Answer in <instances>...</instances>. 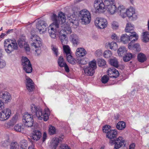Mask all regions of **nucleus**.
Listing matches in <instances>:
<instances>
[{
	"mask_svg": "<svg viewBox=\"0 0 149 149\" xmlns=\"http://www.w3.org/2000/svg\"><path fill=\"white\" fill-rule=\"evenodd\" d=\"M31 111L33 115H36L39 120L43 119L45 121H46L49 118L48 113H45L43 114L41 109L39 107L36 106L34 104L31 106Z\"/></svg>",
	"mask_w": 149,
	"mask_h": 149,
	"instance_id": "obj_4",
	"label": "nucleus"
},
{
	"mask_svg": "<svg viewBox=\"0 0 149 149\" xmlns=\"http://www.w3.org/2000/svg\"><path fill=\"white\" fill-rule=\"evenodd\" d=\"M67 19L70 21V22L73 24L76 19V17L74 14L68 15L67 16Z\"/></svg>",
	"mask_w": 149,
	"mask_h": 149,
	"instance_id": "obj_38",
	"label": "nucleus"
},
{
	"mask_svg": "<svg viewBox=\"0 0 149 149\" xmlns=\"http://www.w3.org/2000/svg\"><path fill=\"white\" fill-rule=\"evenodd\" d=\"M96 68V61L94 60L89 63V66L84 68V72L86 75L92 76L95 73Z\"/></svg>",
	"mask_w": 149,
	"mask_h": 149,
	"instance_id": "obj_8",
	"label": "nucleus"
},
{
	"mask_svg": "<svg viewBox=\"0 0 149 149\" xmlns=\"http://www.w3.org/2000/svg\"><path fill=\"white\" fill-rule=\"evenodd\" d=\"M114 0H105L104 3H99L97 1H95L94 7L95 9H116V8L115 5L113 4Z\"/></svg>",
	"mask_w": 149,
	"mask_h": 149,
	"instance_id": "obj_3",
	"label": "nucleus"
},
{
	"mask_svg": "<svg viewBox=\"0 0 149 149\" xmlns=\"http://www.w3.org/2000/svg\"><path fill=\"white\" fill-rule=\"evenodd\" d=\"M57 19L56 15L53 13L51 16V19L53 22L48 28V32L51 37L53 38L56 37L55 31H58L59 35L66 34L68 33L60 26L59 23H60V22Z\"/></svg>",
	"mask_w": 149,
	"mask_h": 149,
	"instance_id": "obj_1",
	"label": "nucleus"
},
{
	"mask_svg": "<svg viewBox=\"0 0 149 149\" xmlns=\"http://www.w3.org/2000/svg\"><path fill=\"white\" fill-rule=\"evenodd\" d=\"M30 39L31 41L33 42L31 44L32 46H34L35 48H39L42 45V40L37 35H32Z\"/></svg>",
	"mask_w": 149,
	"mask_h": 149,
	"instance_id": "obj_11",
	"label": "nucleus"
},
{
	"mask_svg": "<svg viewBox=\"0 0 149 149\" xmlns=\"http://www.w3.org/2000/svg\"><path fill=\"white\" fill-rule=\"evenodd\" d=\"M70 39L73 45L75 46H77L79 43V39L76 34H72L70 35Z\"/></svg>",
	"mask_w": 149,
	"mask_h": 149,
	"instance_id": "obj_19",
	"label": "nucleus"
},
{
	"mask_svg": "<svg viewBox=\"0 0 149 149\" xmlns=\"http://www.w3.org/2000/svg\"><path fill=\"white\" fill-rule=\"evenodd\" d=\"M106 10H93V12L95 14H98L101 13L107 14L105 12Z\"/></svg>",
	"mask_w": 149,
	"mask_h": 149,
	"instance_id": "obj_49",
	"label": "nucleus"
},
{
	"mask_svg": "<svg viewBox=\"0 0 149 149\" xmlns=\"http://www.w3.org/2000/svg\"><path fill=\"white\" fill-rule=\"evenodd\" d=\"M94 22L95 25L99 29H103L107 26V20L104 18L97 17Z\"/></svg>",
	"mask_w": 149,
	"mask_h": 149,
	"instance_id": "obj_12",
	"label": "nucleus"
},
{
	"mask_svg": "<svg viewBox=\"0 0 149 149\" xmlns=\"http://www.w3.org/2000/svg\"><path fill=\"white\" fill-rule=\"evenodd\" d=\"M133 55L131 53H128L123 57V59L125 62H127L130 61Z\"/></svg>",
	"mask_w": 149,
	"mask_h": 149,
	"instance_id": "obj_36",
	"label": "nucleus"
},
{
	"mask_svg": "<svg viewBox=\"0 0 149 149\" xmlns=\"http://www.w3.org/2000/svg\"><path fill=\"white\" fill-rule=\"evenodd\" d=\"M77 62L81 65H85L88 63V61L87 59L79 58L76 60Z\"/></svg>",
	"mask_w": 149,
	"mask_h": 149,
	"instance_id": "obj_30",
	"label": "nucleus"
},
{
	"mask_svg": "<svg viewBox=\"0 0 149 149\" xmlns=\"http://www.w3.org/2000/svg\"><path fill=\"white\" fill-rule=\"evenodd\" d=\"M4 44L5 50L8 53L10 54L18 48L17 43L15 40L6 39L5 41Z\"/></svg>",
	"mask_w": 149,
	"mask_h": 149,
	"instance_id": "obj_5",
	"label": "nucleus"
},
{
	"mask_svg": "<svg viewBox=\"0 0 149 149\" xmlns=\"http://www.w3.org/2000/svg\"><path fill=\"white\" fill-rule=\"evenodd\" d=\"M109 63L111 65L116 68H118L119 66L118 62L116 58L110 59Z\"/></svg>",
	"mask_w": 149,
	"mask_h": 149,
	"instance_id": "obj_29",
	"label": "nucleus"
},
{
	"mask_svg": "<svg viewBox=\"0 0 149 149\" xmlns=\"http://www.w3.org/2000/svg\"><path fill=\"white\" fill-rule=\"evenodd\" d=\"M66 55L67 60L70 63L72 64H75L74 59L71 55L70 53L68 55L66 54Z\"/></svg>",
	"mask_w": 149,
	"mask_h": 149,
	"instance_id": "obj_39",
	"label": "nucleus"
},
{
	"mask_svg": "<svg viewBox=\"0 0 149 149\" xmlns=\"http://www.w3.org/2000/svg\"><path fill=\"white\" fill-rule=\"evenodd\" d=\"M13 120H12L11 119L7 123L8 126L9 127L13 126L15 124L13 122Z\"/></svg>",
	"mask_w": 149,
	"mask_h": 149,
	"instance_id": "obj_56",
	"label": "nucleus"
},
{
	"mask_svg": "<svg viewBox=\"0 0 149 149\" xmlns=\"http://www.w3.org/2000/svg\"><path fill=\"white\" fill-rule=\"evenodd\" d=\"M112 53L110 50H107L104 52V56L105 58H109L112 56Z\"/></svg>",
	"mask_w": 149,
	"mask_h": 149,
	"instance_id": "obj_43",
	"label": "nucleus"
},
{
	"mask_svg": "<svg viewBox=\"0 0 149 149\" xmlns=\"http://www.w3.org/2000/svg\"><path fill=\"white\" fill-rule=\"evenodd\" d=\"M86 52L83 47L79 48L76 50V55L77 57H82L86 54Z\"/></svg>",
	"mask_w": 149,
	"mask_h": 149,
	"instance_id": "obj_20",
	"label": "nucleus"
},
{
	"mask_svg": "<svg viewBox=\"0 0 149 149\" xmlns=\"http://www.w3.org/2000/svg\"><path fill=\"white\" fill-rule=\"evenodd\" d=\"M110 128L111 126L108 125H106L104 126L102 128L103 132L107 134L111 130Z\"/></svg>",
	"mask_w": 149,
	"mask_h": 149,
	"instance_id": "obj_41",
	"label": "nucleus"
},
{
	"mask_svg": "<svg viewBox=\"0 0 149 149\" xmlns=\"http://www.w3.org/2000/svg\"><path fill=\"white\" fill-rule=\"evenodd\" d=\"M118 15H120L123 18H124L127 16L126 10H118Z\"/></svg>",
	"mask_w": 149,
	"mask_h": 149,
	"instance_id": "obj_45",
	"label": "nucleus"
},
{
	"mask_svg": "<svg viewBox=\"0 0 149 149\" xmlns=\"http://www.w3.org/2000/svg\"><path fill=\"white\" fill-rule=\"evenodd\" d=\"M107 47H109L111 49L114 51L116 50L118 48L117 44L115 42H113L109 43Z\"/></svg>",
	"mask_w": 149,
	"mask_h": 149,
	"instance_id": "obj_35",
	"label": "nucleus"
},
{
	"mask_svg": "<svg viewBox=\"0 0 149 149\" xmlns=\"http://www.w3.org/2000/svg\"><path fill=\"white\" fill-rule=\"evenodd\" d=\"M107 13L110 15H112L117 13L118 10H105Z\"/></svg>",
	"mask_w": 149,
	"mask_h": 149,
	"instance_id": "obj_51",
	"label": "nucleus"
},
{
	"mask_svg": "<svg viewBox=\"0 0 149 149\" xmlns=\"http://www.w3.org/2000/svg\"><path fill=\"white\" fill-rule=\"evenodd\" d=\"M24 47L26 51L29 52L30 51V49L28 45H24Z\"/></svg>",
	"mask_w": 149,
	"mask_h": 149,
	"instance_id": "obj_62",
	"label": "nucleus"
},
{
	"mask_svg": "<svg viewBox=\"0 0 149 149\" xmlns=\"http://www.w3.org/2000/svg\"><path fill=\"white\" fill-rule=\"evenodd\" d=\"M58 63L60 67H63L64 65L66 63L64 61L63 58L62 56H60L58 58Z\"/></svg>",
	"mask_w": 149,
	"mask_h": 149,
	"instance_id": "obj_37",
	"label": "nucleus"
},
{
	"mask_svg": "<svg viewBox=\"0 0 149 149\" xmlns=\"http://www.w3.org/2000/svg\"><path fill=\"white\" fill-rule=\"evenodd\" d=\"M56 132V130L54 126H51L49 129V133L51 135L55 134Z\"/></svg>",
	"mask_w": 149,
	"mask_h": 149,
	"instance_id": "obj_46",
	"label": "nucleus"
},
{
	"mask_svg": "<svg viewBox=\"0 0 149 149\" xmlns=\"http://www.w3.org/2000/svg\"><path fill=\"white\" fill-rule=\"evenodd\" d=\"M97 63L99 67L103 66L105 65L106 62L103 59L99 58L97 60Z\"/></svg>",
	"mask_w": 149,
	"mask_h": 149,
	"instance_id": "obj_40",
	"label": "nucleus"
},
{
	"mask_svg": "<svg viewBox=\"0 0 149 149\" xmlns=\"http://www.w3.org/2000/svg\"><path fill=\"white\" fill-rule=\"evenodd\" d=\"M130 34L127 35L126 34L122 35L120 37V40L124 44H127L130 41Z\"/></svg>",
	"mask_w": 149,
	"mask_h": 149,
	"instance_id": "obj_23",
	"label": "nucleus"
},
{
	"mask_svg": "<svg viewBox=\"0 0 149 149\" xmlns=\"http://www.w3.org/2000/svg\"><path fill=\"white\" fill-rule=\"evenodd\" d=\"M6 64L5 61L0 59V68H3L6 65Z\"/></svg>",
	"mask_w": 149,
	"mask_h": 149,
	"instance_id": "obj_52",
	"label": "nucleus"
},
{
	"mask_svg": "<svg viewBox=\"0 0 149 149\" xmlns=\"http://www.w3.org/2000/svg\"><path fill=\"white\" fill-rule=\"evenodd\" d=\"M41 133L38 130H34L32 133L31 139L35 141H37L40 139L41 137Z\"/></svg>",
	"mask_w": 149,
	"mask_h": 149,
	"instance_id": "obj_17",
	"label": "nucleus"
},
{
	"mask_svg": "<svg viewBox=\"0 0 149 149\" xmlns=\"http://www.w3.org/2000/svg\"><path fill=\"white\" fill-rule=\"evenodd\" d=\"M111 38L112 39H113L114 40H117L118 39V38L117 37L116 34L115 33L113 34L112 35V36H111Z\"/></svg>",
	"mask_w": 149,
	"mask_h": 149,
	"instance_id": "obj_64",
	"label": "nucleus"
},
{
	"mask_svg": "<svg viewBox=\"0 0 149 149\" xmlns=\"http://www.w3.org/2000/svg\"><path fill=\"white\" fill-rule=\"evenodd\" d=\"M66 34H62V35H60L59 36V38L61 42L63 45V42L65 40L66 41Z\"/></svg>",
	"mask_w": 149,
	"mask_h": 149,
	"instance_id": "obj_48",
	"label": "nucleus"
},
{
	"mask_svg": "<svg viewBox=\"0 0 149 149\" xmlns=\"http://www.w3.org/2000/svg\"><path fill=\"white\" fill-rule=\"evenodd\" d=\"M26 88L29 92H33L35 89L34 84L32 80L29 78H26Z\"/></svg>",
	"mask_w": 149,
	"mask_h": 149,
	"instance_id": "obj_18",
	"label": "nucleus"
},
{
	"mask_svg": "<svg viewBox=\"0 0 149 149\" xmlns=\"http://www.w3.org/2000/svg\"><path fill=\"white\" fill-rule=\"evenodd\" d=\"M125 127V123L123 121L119 122L116 125V128L119 130H123Z\"/></svg>",
	"mask_w": 149,
	"mask_h": 149,
	"instance_id": "obj_26",
	"label": "nucleus"
},
{
	"mask_svg": "<svg viewBox=\"0 0 149 149\" xmlns=\"http://www.w3.org/2000/svg\"><path fill=\"white\" fill-rule=\"evenodd\" d=\"M22 62L23 69L27 73H31L33 69L29 60L26 57H25L22 58Z\"/></svg>",
	"mask_w": 149,
	"mask_h": 149,
	"instance_id": "obj_9",
	"label": "nucleus"
},
{
	"mask_svg": "<svg viewBox=\"0 0 149 149\" xmlns=\"http://www.w3.org/2000/svg\"><path fill=\"white\" fill-rule=\"evenodd\" d=\"M128 47L130 49H133L137 51H139L141 49L140 45L138 43L134 44L130 42L128 44Z\"/></svg>",
	"mask_w": 149,
	"mask_h": 149,
	"instance_id": "obj_21",
	"label": "nucleus"
},
{
	"mask_svg": "<svg viewBox=\"0 0 149 149\" xmlns=\"http://www.w3.org/2000/svg\"><path fill=\"white\" fill-rule=\"evenodd\" d=\"M20 149H26L28 146L27 141L26 140H22L20 142Z\"/></svg>",
	"mask_w": 149,
	"mask_h": 149,
	"instance_id": "obj_32",
	"label": "nucleus"
},
{
	"mask_svg": "<svg viewBox=\"0 0 149 149\" xmlns=\"http://www.w3.org/2000/svg\"><path fill=\"white\" fill-rule=\"evenodd\" d=\"M95 55L98 56H99L102 54V51L101 49H98L97 50L95 53Z\"/></svg>",
	"mask_w": 149,
	"mask_h": 149,
	"instance_id": "obj_54",
	"label": "nucleus"
},
{
	"mask_svg": "<svg viewBox=\"0 0 149 149\" xmlns=\"http://www.w3.org/2000/svg\"><path fill=\"white\" fill-rule=\"evenodd\" d=\"M60 149H71V148L67 145L63 144L61 146Z\"/></svg>",
	"mask_w": 149,
	"mask_h": 149,
	"instance_id": "obj_55",
	"label": "nucleus"
},
{
	"mask_svg": "<svg viewBox=\"0 0 149 149\" xmlns=\"http://www.w3.org/2000/svg\"><path fill=\"white\" fill-rule=\"evenodd\" d=\"M65 68V71L67 72H68L70 71L69 69L68 66V65H67V64L66 63L65 65H64V67Z\"/></svg>",
	"mask_w": 149,
	"mask_h": 149,
	"instance_id": "obj_61",
	"label": "nucleus"
},
{
	"mask_svg": "<svg viewBox=\"0 0 149 149\" xmlns=\"http://www.w3.org/2000/svg\"><path fill=\"white\" fill-rule=\"evenodd\" d=\"M79 16L81 20V23L83 24H89L91 20V14L87 10H81L79 11Z\"/></svg>",
	"mask_w": 149,
	"mask_h": 149,
	"instance_id": "obj_7",
	"label": "nucleus"
},
{
	"mask_svg": "<svg viewBox=\"0 0 149 149\" xmlns=\"http://www.w3.org/2000/svg\"><path fill=\"white\" fill-rule=\"evenodd\" d=\"M10 144V142L8 140L5 141L2 143V146L4 147H6L8 146Z\"/></svg>",
	"mask_w": 149,
	"mask_h": 149,
	"instance_id": "obj_57",
	"label": "nucleus"
},
{
	"mask_svg": "<svg viewBox=\"0 0 149 149\" xmlns=\"http://www.w3.org/2000/svg\"><path fill=\"white\" fill-rule=\"evenodd\" d=\"M126 48L124 47H120L118 49V55L119 56H122L125 54L126 52Z\"/></svg>",
	"mask_w": 149,
	"mask_h": 149,
	"instance_id": "obj_27",
	"label": "nucleus"
},
{
	"mask_svg": "<svg viewBox=\"0 0 149 149\" xmlns=\"http://www.w3.org/2000/svg\"><path fill=\"white\" fill-rule=\"evenodd\" d=\"M4 108V102L0 99V110L3 109Z\"/></svg>",
	"mask_w": 149,
	"mask_h": 149,
	"instance_id": "obj_59",
	"label": "nucleus"
},
{
	"mask_svg": "<svg viewBox=\"0 0 149 149\" xmlns=\"http://www.w3.org/2000/svg\"><path fill=\"white\" fill-rule=\"evenodd\" d=\"M137 58L138 61L141 63L143 62L146 60V56L143 53L139 54L138 55Z\"/></svg>",
	"mask_w": 149,
	"mask_h": 149,
	"instance_id": "obj_31",
	"label": "nucleus"
},
{
	"mask_svg": "<svg viewBox=\"0 0 149 149\" xmlns=\"http://www.w3.org/2000/svg\"><path fill=\"white\" fill-rule=\"evenodd\" d=\"M59 140L58 138H53L50 144V147L52 149H56L59 143Z\"/></svg>",
	"mask_w": 149,
	"mask_h": 149,
	"instance_id": "obj_22",
	"label": "nucleus"
},
{
	"mask_svg": "<svg viewBox=\"0 0 149 149\" xmlns=\"http://www.w3.org/2000/svg\"><path fill=\"white\" fill-rule=\"evenodd\" d=\"M134 25H132L130 23H128L127 24L126 27L125 29V32L129 33V34H132V33L135 32L134 30Z\"/></svg>",
	"mask_w": 149,
	"mask_h": 149,
	"instance_id": "obj_25",
	"label": "nucleus"
},
{
	"mask_svg": "<svg viewBox=\"0 0 149 149\" xmlns=\"http://www.w3.org/2000/svg\"><path fill=\"white\" fill-rule=\"evenodd\" d=\"M18 45L20 47H23L24 45V42L21 39H19L17 41Z\"/></svg>",
	"mask_w": 149,
	"mask_h": 149,
	"instance_id": "obj_53",
	"label": "nucleus"
},
{
	"mask_svg": "<svg viewBox=\"0 0 149 149\" xmlns=\"http://www.w3.org/2000/svg\"><path fill=\"white\" fill-rule=\"evenodd\" d=\"M107 74L111 78H116L119 75L118 70L113 68H109L107 72Z\"/></svg>",
	"mask_w": 149,
	"mask_h": 149,
	"instance_id": "obj_16",
	"label": "nucleus"
},
{
	"mask_svg": "<svg viewBox=\"0 0 149 149\" xmlns=\"http://www.w3.org/2000/svg\"><path fill=\"white\" fill-rule=\"evenodd\" d=\"M33 115L26 113L25 114L23 118V121L24 123V125L27 127H32L33 124ZM34 116V115H33Z\"/></svg>",
	"mask_w": 149,
	"mask_h": 149,
	"instance_id": "obj_10",
	"label": "nucleus"
},
{
	"mask_svg": "<svg viewBox=\"0 0 149 149\" xmlns=\"http://www.w3.org/2000/svg\"><path fill=\"white\" fill-rule=\"evenodd\" d=\"M11 114V111L9 109L6 108L2 110L0 112V120L4 121L7 120Z\"/></svg>",
	"mask_w": 149,
	"mask_h": 149,
	"instance_id": "obj_13",
	"label": "nucleus"
},
{
	"mask_svg": "<svg viewBox=\"0 0 149 149\" xmlns=\"http://www.w3.org/2000/svg\"><path fill=\"white\" fill-rule=\"evenodd\" d=\"M109 79V78L108 76L104 75L101 78V81L103 83L106 84L108 81Z\"/></svg>",
	"mask_w": 149,
	"mask_h": 149,
	"instance_id": "obj_47",
	"label": "nucleus"
},
{
	"mask_svg": "<svg viewBox=\"0 0 149 149\" xmlns=\"http://www.w3.org/2000/svg\"><path fill=\"white\" fill-rule=\"evenodd\" d=\"M18 116L16 115H15L11 119L12 120H13V122L15 123H16L17 120Z\"/></svg>",
	"mask_w": 149,
	"mask_h": 149,
	"instance_id": "obj_60",
	"label": "nucleus"
},
{
	"mask_svg": "<svg viewBox=\"0 0 149 149\" xmlns=\"http://www.w3.org/2000/svg\"><path fill=\"white\" fill-rule=\"evenodd\" d=\"M14 130L17 132H21L24 130L23 125L21 124H17L14 127Z\"/></svg>",
	"mask_w": 149,
	"mask_h": 149,
	"instance_id": "obj_33",
	"label": "nucleus"
},
{
	"mask_svg": "<svg viewBox=\"0 0 149 149\" xmlns=\"http://www.w3.org/2000/svg\"><path fill=\"white\" fill-rule=\"evenodd\" d=\"M47 26V24L46 22L43 20H40L38 23H37L36 25V29H38V31H39L40 34L42 33L45 29L47 30H48V28H46V27Z\"/></svg>",
	"mask_w": 149,
	"mask_h": 149,
	"instance_id": "obj_14",
	"label": "nucleus"
},
{
	"mask_svg": "<svg viewBox=\"0 0 149 149\" xmlns=\"http://www.w3.org/2000/svg\"><path fill=\"white\" fill-rule=\"evenodd\" d=\"M10 149H19V144L16 142H12L10 145Z\"/></svg>",
	"mask_w": 149,
	"mask_h": 149,
	"instance_id": "obj_42",
	"label": "nucleus"
},
{
	"mask_svg": "<svg viewBox=\"0 0 149 149\" xmlns=\"http://www.w3.org/2000/svg\"><path fill=\"white\" fill-rule=\"evenodd\" d=\"M52 50L53 51L54 54L56 55V56H57L58 55V49L57 48L53 47L52 48Z\"/></svg>",
	"mask_w": 149,
	"mask_h": 149,
	"instance_id": "obj_58",
	"label": "nucleus"
},
{
	"mask_svg": "<svg viewBox=\"0 0 149 149\" xmlns=\"http://www.w3.org/2000/svg\"><path fill=\"white\" fill-rule=\"evenodd\" d=\"M117 132L116 130H111L106 135V137L110 139V143L111 145L114 144L113 149H118L123 145H125V140L122 137L119 136L116 139V140H113L112 139H114L117 136Z\"/></svg>",
	"mask_w": 149,
	"mask_h": 149,
	"instance_id": "obj_2",
	"label": "nucleus"
},
{
	"mask_svg": "<svg viewBox=\"0 0 149 149\" xmlns=\"http://www.w3.org/2000/svg\"><path fill=\"white\" fill-rule=\"evenodd\" d=\"M143 41L147 42L149 41V32L146 31L143 33Z\"/></svg>",
	"mask_w": 149,
	"mask_h": 149,
	"instance_id": "obj_34",
	"label": "nucleus"
},
{
	"mask_svg": "<svg viewBox=\"0 0 149 149\" xmlns=\"http://www.w3.org/2000/svg\"><path fill=\"white\" fill-rule=\"evenodd\" d=\"M0 98L5 103H7L11 99L10 94L7 92H4L0 94Z\"/></svg>",
	"mask_w": 149,
	"mask_h": 149,
	"instance_id": "obj_15",
	"label": "nucleus"
},
{
	"mask_svg": "<svg viewBox=\"0 0 149 149\" xmlns=\"http://www.w3.org/2000/svg\"><path fill=\"white\" fill-rule=\"evenodd\" d=\"M135 144L134 143H133L130 145L129 147V149H135Z\"/></svg>",
	"mask_w": 149,
	"mask_h": 149,
	"instance_id": "obj_63",
	"label": "nucleus"
},
{
	"mask_svg": "<svg viewBox=\"0 0 149 149\" xmlns=\"http://www.w3.org/2000/svg\"><path fill=\"white\" fill-rule=\"evenodd\" d=\"M57 17L58 18L57 20L60 22V23H59L60 26L66 32L68 31V33H70L72 32L70 27L68 24L65 23L66 20L65 14L62 12H60Z\"/></svg>",
	"mask_w": 149,
	"mask_h": 149,
	"instance_id": "obj_6",
	"label": "nucleus"
},
{
	"mask_svg": "<svg viewBox=\"0 0 149 149\" xmlns=\"http://www.w3.org/2000/svg\"><path fill=\"white\" fill-rule=\"evenodd\" d=\"M127 16L129 17H132V19L134 20L137 18L136 14L135 13L134 10H126Z\"/></svg>",
	"mask_w": 149,
	"mask_h": 149,
	"instance_id": "obj_24",
	"label": "nucleus"
},
{
	"mask_svg": "<svg viewBox=\"0 0 149 149\" xmlns=\"http://www.w3.org/2000/svg\"><path fill=\"white\" fill-rule=\"evenodd\" d=\"M63 49L64 52L66 54H70V50L69 46L63 45Z\"/></svg>",
	"mask_w": 149,
	"mask_h": 149,
	"instance_id": "obj_44",
	"label": "nucleus"
},
{
	"mask_svg": "<svg viewBox=\"0 0 149 149\" xmlns=\"http://www.w3.org/2000/svg\"><path fill=\"white\" fill-rule=\"evenodd\" d=\"M130 40H131L130 42L133 43L137 40L138 39V36L136 32H134L132 34H130Z\"/></svg>",
	"mask_w": 149,
	"mask_h": 149,
	"instance_id": "obj_28",
	"label": "nucleus"
},
{
	"mask_svg": "<svg viewBox=\"0 0 149 149\" xmlns=\"http://www.w3.org/2000/svg\"><path fill=\"white\" fill-rule=\"evenodd\" d=\"M112 26L113 29H117L119 26L118 23L116 22H113L112 24Z\"/></svg>",
	"mask_w": 149,
	"mask_h": 149,
	"instance_id": "obj_50",
	"label": "nucleus"
}]
</instances>
